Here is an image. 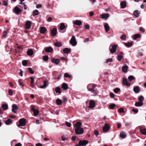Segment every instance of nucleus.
I'll return each mask as SVG.
<instances>
[{
    "instance_id": "6e6552de",
    "label": "nucleus",
    "mask_w": 146,
    "mask_h": 146,
    "mask_svg": "<svg viewBox=\"0 0 146 146\" xmlns=\"http://www.w3.org/2000/svg\"><path fill=\"white\" fill-rule=\"evenodd\" d=\"M146 129L143 127H141L140 128V132L143 134L146 135Z\"/></svg>"
},
{
    "instance_id": "473e14b6",
    "label": "nucleus",
    "mask_w": 146,
    "mask_h": 146,
    "mask_svg": "<svg viewBox=\"0 0 146 146\" xmlns=\"http://www.w3.org/2000/svg\"><path fill=\"white\" fill-rule=\"evenodd\" d=\"M2 107L4 110H6L8 108V106L7 104H3L2 105Z\"/></svg>"
},
{
    "instance_id": "c85d7f7f",
    "label": "nucleus",
    "mask_w": 146,
    "mask_h": 146,
    "mask_svg": "<svg viewBox=\"0 0 146 146\" xmlns=\"http://www.w3.org/2000/svg\"><path fill=\"white\" fill-rule=\"evenodd\" d=\"M54 45L55 46L58 47H61L62 46L61 43L59 42H55Z\"/></svg>"
},
{
    "instance_id": "a878e982",
    "label": "nucleus",
    "mask_w": 146,
    "mask_h": 146,
    "mask_svg": "<svg viewBox=\"0 0 146 146\" xmlns=\"http://www.w3.org/2000/svg\"><path fill=\"white\" fill-rule=\"evenodd\" d=\"M39 12L37 10H34L33 13V15L34 16L37 15H38Z\"/></svg>"
},
{
    "instance_id": "8fccbe9b",
    "label": "nucleus",
    "mask_w": 146,
    "mask_h": 146,
    "mask_svg": "<svg viewBox=\"0 0 146 146\" xmlns=\"http://www.w3.org/2000/svg\"><path fill=\"white\" fill-rule=\"evenodd\" d=\"M27 63V62L26 60H24L22 62V64L23 66H25Z\"/></svg>"
},
{
    "instance_id": "4d7b16f0",
    "label": "nucleus",
    "mask_w": 146,
    "mask_h": 146,
    "mask_svg": "<svg viewBox=\"0 0 146 146\" xmlns=\"http://www.w3.org/2000/svg\"><path fill=\"white\" fill-rule=\"evenodd\" d=\"M9 94L10 96L13 95V92L12 90L10 89L9 90Z\"/></svg>"
},
{
    "instance_id": "13d9d810",
    "label": "nucleus",
    "mask_w": 146,
    "mask_h": 146,
    "mask_svg": "<svg viewBox=\"0 0 146 146\" xmlns=\"http://www.w3.org/2000/svg\"><path fill=\"white\" fill-rule=\"evenodd\" d=\"M139 31L143 33H144L145 32L144 30L142 27H141L140 28Z\"/></svg>"
},
{
    "instance_id": "9d476101",
    "label": "nucleus",
    "mask_w": 146,
    "mask_h": 146,
    "mask_svg": "<svg viewBox=\"0 0 146 146\" xmlns=\"http://www.w3.org/2000/svg\"><path fill=\"white\" fill-rule=\"evenodd\" d=\"M31 21H27L25 24V27L27 29H29L31 27Z\"/></svg>"
},
{
    "instance_id": "a18cd8bd",
    "label": "nucleus",
    "mask_w": 146,
    "mask_h": 146,
    "mask_svg": "<svg viewBox=\"0 0 146 146\" xmlns=\"http://www.w3.org/2000/svg\"><path fill=\"white\" fill-rule=\"evenodd\" d=\"M115 106V105L114 104H112L109 105V107L111 109H113Z\"/></svg>"
},
{
    "instance_id": "ddd939ff",
    "label": "nucleus",
    "mask_w": 146,
    "mask_h": 146,
    "mask_svg": "<svg viewBox=\"0 0 146 146\" xmlns=\"http://www.w3.org/2000/svg\"><path fill=\"white\" fill-rule=\"evenodd\" d=\"M52 62L56 64H58L60 62V60L59 59H55L53 58L51 60Z\"/></svg>"
},
{
    "instance_id": "2f4dec72",
    "label": "nucleus",
    "mask_w": 146,
    "mask_h": 146,
    "mask_svg": "<svg viewBox=\"0 0 146 146\" xmlns=\"http://www.w3.org/2000/svg\"><path fill=\"white\" fill-rule=\"evenodd\" d=\"M141 36V35L139 34H137L133 36V38L135 39L137 38H139Z\"/></svg>"
},
{
    "instance_id": "6e6d98bb",
    "label": "nucleus",
    "mask_w": 146,
    "mask_h": 146,
    "mask_svg": "<svg viewBox=\"0 0 146 146\" xmlns=\"http://www.w3.org/2000/svg\"><path fill=\"white\" fill-rule=\"evenodd\" d=\"M132 44V43H125V45L126 46L129 47Z\"/></svg>"
},
{
    "instance_id": "5fc2aeb1",
    "label": "nucleus",
    "mask_w": 146,
    "mask_h": 146,
    "mask_svg": "<svg viewBox=\"0 0 146 146\" xmlns=\"http://www.w3.org/2000/svg\"><path fill=\"white\" fill-rule=\"evenodd\" d=\"M66 125L68 127H70L71 126V124L70 123H69L67 121L66 122Z\"/></svg>"
},
{
    "instance_id": "e433bc0d",
    "label": "nucleus",
    "mask_w": 146,
    "mask_h": 146,
    "mask_svg": "<svg viewBox=\"0 0 146 146\" xmlns=\"http://www.w3.org/2000/svg\"><path fill=\"white\" fill-rule=\"evenodd\" d=\"M64 76L66 78H71L72 77V76L70 75H69L68 73H65L64 74Z\"/></svg>"
},
{
    "instance_id": "423d86ee",
    "label": "nucleus",
    "mask_w": 146,
    "mask_h": 146,
    "mask_svg": "<svg viewBox=\"0 0 146 146\" xmlns=\"http://www.w3.org/2000/svg\"><path fill=\"white\" fill-rule=\"evenodd\" d=\"M88 142V141L86 140H80L79 142V144L82 146H85Z\"/></svg>"
},
{
    "instance_id": "9b49d317",
    "label": "nucleus",
    "mask_w": 146,
    "mask_h": 146,
    "mask_svg": "<svg viewBox=\"0 0 146 146\" xmlns=\"http://www.w3.org/2000/svg\"><path fill=\"white\" fill-rule=\"evenodd\" d=\"M110 129L109 126L107 124H105L103 127V130L104 132H106L108 131Z\"/></svg>"
},
{
    "instance_id": "680f3d73",
    "label": "nucleus",
    "mask_w": 146,
    "mask_h": 146,
    "mask_svg": "<svg viewBox=\"0 0 146 146\" xmlns=\"http://www.w3.org/2000/svg\"><path fill=\"white\" fill-rule=\"evenodd\" d=\"M52 19L51 17H49L47 21L48 22H50L52 21Z\"/></svg>"
},
{
    "instance_id": "393cba45",
    "label": "nucleus",
    "mask_w": 146,
    "mask_h": 146,
    "mask_svg": "<svg viewBox=\"0 0 146 146\" xmlns=\"http://www.w3.org/2000/svg\"><path fill=\"white\" fill-rule=\"evenodd\" d=\"M133 14L135 17H137L139 16V14H140V12L137 10L135 11H134Z\"/></svg>"
},
{
    "instance_id": "ea45409f",
    "label": "nucleus",
    "mask_w": 146,
    "mask_h": 146,
    "mask_svg": "<svg viewBox=\"0 0 146 146\" xmlns=\"http://www.w3.org/2000/svg\"><path fill=\"white\" fill-rule=\"evenodd\" d=\"M68 139V137H65L63 136L61 137V140L62 141H67Z\"/></svg>"
},
{
    "instance_id": "338daca9",
    "label": "nucleus",
    "mask_w": 146,
    "mask_h": 146,
    "mask_svg": "<svg viewBox=\"0 0 146 146\" xmlns=\"http://www.w3.org/2000/svg\"><path fill=\"white\" fill-rule=\"evenodd\" d=\"M132 111L135 113H138V111L137 110H136L134 109H132Z\"/></svg>"
},
{
    "instance_id": "72a5a7b5",
    "label": "nucleus",
    "mask_w": 146,
    "mask_h": 146,
    "mask_svg": "<svg viewBox=\"0 0 146 146\" xmlns=\"http://www.w3.org/2000/svg\"><path fill=\"white\" fill-rule=\"evenodd\" d=\"M55 91L56 93L60 94L61 93L60 89L59 87L56 88L55 89Z\"/></svg>"
},
{
    "instance_id": "bb28decb",
    "label": "nucleus",
    "mask_w": 146,
    "mask_h": 146,
    "mask_svg": "<svg viewBox=\"0 0 146 146\" xmlns=\"http://www.w3.org/2000/svg\"><path fill=\"white\" fill-rule=\"evenodd\" d=\"M126 136V135L125 133L122 132L120 133V137L122 138H125Z\"/></svg>"
},
{
    "instance_id": "f8f14e48",
    "label": "nucleus",
    "mask_w": 146,
    "mask_h": 146,
    "mask_svg": "<svg viewBox=\"0 0 146 146\" xmlns=\"http://www.w3.org/2000/svg\"><path fill=\"white\" fill-rule=\"evenodd\" d=\"M57 33V29L56 28H53L51 30V34L52 36H55Z\"/></svg>"
},
{
    "instance_id": "3c124183",
    "label": "nucleus",
    "mask_w": 146,
    "mask_h": 146,
    "mask_svg": "<svg viewBox=\"0 0 146 146\" xmlns=\"http://www.w3.org/2000/svg\"><path fill=\"white\" fill-rule=\"evenodd\" d=\"M34 114L35 115H38L39 113V111L38 110H35V111H33Z\"/></svg>"
},
{
    "instance_id": "f03ea898",
    "label": "nucleus",
    "mask_w": 146,
    "mask_h": 146,
    "mask_svg": "<svg viewBox=\"0 0 146 146\" xmlns=\"http://www.w3.org/2000/svg\"><path fill=\"white\" fill-rule=\"evenodd\" d=\"M70 43L73 46H74L76 45L77 42L74 36H72Z\"/></svg>"
},
{
    "instance_id": "09e8293b",
    "label": "nucleus",
    "mask_w": 146,
    "mask_h": 146,
    "mask_svg": "<svg viewBox=\"0 0 146 146\" xmlns=\"http://www.w3.org/2000/svg\"><path fill=\"white\" fill-rule=\"evenodd\" d=\"M118 111L120 113H123L124 112V109L122 108H120L118 109Z\"/></svg>"
},
{
    "instance_id": "412c9836",
    "label": "nucleus",
    "mask_w": 146,
    "mask_h": 146,
    "mask_svg": "<svg viewBox=\"0 0 146 146\" xmlns=\"http://www.w3.org/2000/svg\"><path fill=\"white\" fill-rule=\"evenodd\" d=\"M53 49L51 47H48L45 49V51L47 52H50Z\"/></svg>"
},
{
    "instance_id": "c756f323",
    "label": "nucleus",
    "mask_w": 146,
    "mask_h": 146,
    "mask_svg": "<svg viewBox=\"0 0 146 146\" xmlns=\"http://www.w3.org/2000/svg\"><path fill=\"white\" fill-rule=\"evenodd\" d=\"M70 51V49L68 48H65L63 50V52L65 53H68Z\"/></svg>"
},
{
    "instance_id": "052dcab7",
    "label": "nucleus",
    "mask_w": 146,
    "mask_h": 146,
    "mask_svg": "<svg viewBox=\"0 0 146 146\" xmlns=\"http://www.w3.org/2000/svg\"><path fill=\"white\" fill-rule=\"evenodd\" d=\"M94 134L97 136L99 135V132L95 130L94 131Z\"/></svg>"
},
{
    "instance_id": "69168bd1",
    "label": "nucleus",
    "mask_w": 146,
    "mask_h": 146,
    "mask_svg": "<svg viewBox=\"0 0 146 146\" xmlns=\"http://www.w3.org/2000/svg\"><path fill=\"white\" fill-rule=\"evenodd\" d=\"M63 102L64 103H66L67 102V99L66 98L64 97L63 99Z\"/></svg>"
},
{
    "instance_id": "de8ad7c7",
    "label": "nucleus",
    "mask_w": 146,
    "mask_h": 146,
    "mask_svg": "<svg viewBox=\"0 0 146 146\" xmlns=\"http://www.w3.org/2000/svg\"><path fill=\"white\" fill-rule=\"evenodd\" d=\"M3 5L4 6H7L8 4L7 1V0H4L3 2Z\"/></svg>"
},
{
    "instance_id": "774afa93",
    "label": "nucleus",
    "mask_w": 146,
    "mask_h": 146,
    "mask_svg": "<svg viewBox=\"0 0 146 146\" xmlns=\"http://www.w3.org/2000/svg\"><path fill=\"white\" fill-rule=\"evenodd\" d=\"M110 95L111 97L113 98L114 96V94L112 93L111 92L110 93Z\"/></svg>"
},
{
    "instance_id": "bf43d9fd",
    "label": "nucleus",
    "mask_w": 146,
    "mask_h": 146,
    "mask_svg": "<svg viewBox=\"0 0 146 146\" xmlns=\"http://www.w3.org/2000/svg\"><path fill=\"white\" fill-rule=\"evenodd\" d=\"M7 35V33L6 31H4L3 32V37H5Z\"/></svg>"
},
{
    "instance_id": "e2e57ef3",
    "label": "nucleus",
    "mask_w": 146,
    "mask_h": 146,
    "mask_svg": "<svg viewBox=\"0 0 146 146\" xmlns=\"http://www.w3.org/2000/svg\"><path fill=\"white\" fill-rule=\"evenodd\" d=\"M18 82L19 83V85L21 86H24L23 84L22 83V82H21V80L20 79H19L18 80Z\"/></svg>"
},
{
    "instance_id": "2eb2a0df",
    "label": "nucleus",
    "mask_w": 146,
    "mask_h": 146,
    "mask_svg": "<svg viewBox=\"0 0 146 146\" xmlns=\"http://www.w3.org/2000/svg\"><path fill=\"white\" fill-rule=\"evenodd\" d=\"M123 83L125 85H126L128 86H129L131 84H130L128 82L127 80L124 78H123Z\"/></svg>"
},
{
    "instance_id": "f3484780",
    "label": "nucleus",
    "mask_w": 146,
    "mask_h": 146,
    "mask_svg": "<svg viewBox=\"0 0 146 146\" xmlns=\"http://www.w3.org/2000/svg\"><path fill=\"white\" fill-rule=\"evenodd\" d=\"M120 5L121 6V8L122 9H123L126 6V1H123L121 2L120 3Z\"/></svg>"
},
{
    "instance_id": "7c9ffc66",
    "label": "nucleus",
    "mask_w": 146,
    "mask_h": 146,
    "mask_svg": "<svg viewBox=\"0 0 146 146\" xmlns=\"http://www.w3.org/2000/svg\"><path fill=\"white\" fill-rule=\"evenodd\" d=\"M5 124L8 125L11 124L12 123L11 120L10 119H8L5 121Z\"/></svg>"
},
{
    "instance_id": "0e129e2a",
    "label": "nucleus",
    "mask_w": 146,
    "mask_h": 146,
    "mask_svg": "<svg viewBox=\"0 0 146 146\" xmlns=\"http://www.w3.org/2000/svg\"><path fill=\"white\" fill-rule=\"evenodd\" d=\"M84 27L86 29H89L90 27L88 25H86L84 26Z\"/></svg>"
},
{
    "instance_id": "603ef678",
    "label": "nucleus",
    "mask_w": 146,
    "mask_h": 146,
    "mask_svg": "<svg viewBox=\"0 0 146 146\" xmlns=\"http://www.w3.org/2000/svg\"><path fill=\"white\" fill-rule=\"evenodd\" d=\"M126 36L125 35H123L121 36V38L123 40H125L126 39Z\"/></svg>"
},
{
    "instance_id": "a211bd4d",
    "label": "nucleus",
    "mask_w": 146,
    "mask_h": 146,
    "mask_svg": "<svg viewBox=\"0 0 146 146\" xmlns=\"http://www.w3.org/2000/svg\"><path fill=\"white\" fill-rule=\"evenodd\" d=\"M74 24L80 26L82 24V22L80 20H76L74 22Z\"/></svg>"
},
{
    "instance_id": "f704fd0d",
    "label": "nucleus",
    "mask_w": 146,
    "mask_h": 146,
    "mask_svg": "<svg viewBox=\"0 0 146 146\" xmlns=\"http://www.w3.org/2000/svg\"><path fill=\"white\" fill-rule=\"evenodd\" d=\"M65 28V26L64 24L62 23H61L60 24V29L61 30H63Z\"/></svg>"
},
{
    "instance_id": "cd10ccee",
    "label": "nucleus",
    "mask_w": 146,
    "mask_h": 146,
    "mask_svg": "<svg viewBox=\"0 0 146 146\" xmlns=\"http://www.w3.org/2000/svg\"><path fill=\"white\" fill-rule=\"evenodd\" d=\"M62 87L64 89L66 90L68 89V86L66 83H63L62 84Z\"/></svg>"
},
{
    "instance_id": "a19ab883",
    "label": "nucleus",
    "mask_w": 146,
    "mask_h": 146,
    "mask_svg": "<svg viewBox=\"0 0 146 146\" xmlns=\"http://www.w3.org/2000/svg\"><path fill=\"white\" fill-rule=\"evenodd\" d=\"M134 79L135 78L133 76H130L128 77V79L129 81H131Z\"/></svg>"
},
{
    "instance_id": "58836bf2",
    "label": "nucleus",
    "mask_w": 146,
    "mask_h": 146,
    "mask_svg": "<svg viewBox=\"0 0 146 146\" xmlns=\"http://www.w3.org/2000/svg\"><path fill=\"white\" fill-rule=\"evenodd\" d=\"M138 99L141 102H142L144 100V98L143 96H141L138 97Z\"/></svg>"
},
{
    "instance_id": "37998d69",
    "label": "nucleus",
    "mask_w": 146,
    "mask_h": 146,
    "mask_svg": "<svg viewBox=\"0 0 146 146\" xmlns=\"http://www.w3.org/2000/svg\"><path fill=\"white\" fill-rule=\"evenodd\" d=\"M96 87V86L95 84H93L92 85V88H90L88 89V90L90 91H92L94 90V88Z\"/></svg>"
},
{
    "instance_id": "4468645a",
    "label": "nucleus",
    "mask_w": 146,
    "mask_h": 146,
    "mask_svg": "<svg viewBox=\"0 0 146 146\" xmlns=\"http://www.w3.org/2000/svg\"><path fill=\"white\" fill-rule=\"evenodd\" d=\"M110 15L108 13L104 14L101 15V18L103 19H106L109 17Z\"/></svg>"
},
{
    "instance_id": "dca6fc26",
    "label": "nucleus",
    "mask_w": 146,
    "mask_h": 146,
    "mask_svg": "<svg viewBox=\"0 0 146 146\" xmlns=\"http://www.w3.org/2000/svg\"><path fill=\"white\" fill-rule=\"evenodd\" d=\"M27 54L28 56H32L33 54V51L32 49H29L27 51Z\"/></svg>"
},
{
    "instance_id": "20e7f679",
    "label": "nucleus",
    "mask_w": 146,
    "mask_h": 146,
    "mask_svg": "<svg viewBox=\"0 0 146 146\" xmlns=\"http://www.w3.org/2000/svg\"><path fill=\"white\" fill-rule=\"evenodd\" d=\"M13 11L17 15H18L22 11V10L19 9L18 7L16 6L13 9Z\"/></svg>"
},
{
    "instance_id": "49530a36",
    "label": "nucleus",
    "mask_w": 146,
    "mask_h": 146,
    "mask_svg": "<svg viewBox=\"0 0 146 146\" xmlns=\"http://www.w3.org/2000/svg\"><path fill=\"white\" fill-rule=\"evenodd\" d=\"M48 56L45 55L44 56L43 59L45 61H47L48 60Z\"/></svg>"
},
{
    "instance_id": "aec40b11",
    "label": "nucleus",
    "mask_w": 146,
    "mask_h": 146,
    "mask_svg": "<svg viewBox=\"0 0 146 146\" xmlns=\"http://www.w3.org/2000/svg\"><path fill=\"white\" fill-rule=\"evenodd\" d=\"M128 68V66L127 65H125L123 66L122 68V70L123 72H127Z\"/></svg>"
},
{
    "instance_id": "f257e3e1",
    "label": "nucleus",
    "mask_w": 146,
    "mask_h": 146,
    "mask_svg": "<svg viewBox=\"0 0 146 146\" xmlns=\"http://www.w3.org/2000/svg\"><path fill=\"white\" fill-rule=\"evenodd\" d=\"M82 125V123L79 121L77 122L74 125V126L75 127L74 131L77 135H81L83 133L84 129L82 128L81 127Z\"/></svg>"
},
{
    "instance_id": "7ed1b4c3",
    "label": "nucleus",
    "mask_w": 146,
    "mask_h": 146,
    "mask_svg": "<svg viewBox=\"0 0 146 146\" xmlns=\"http://www.w3.org/2000/svg\"><path fill=\"white\" fill-rule=\"evenodd\" d=\"M19 124L18 125V126L19 127L20 126H24L26 125V120L22 118L20 119L19 121Z\"/></svg>"
},
{
    "instance_id": "4be33fe9",
    "label": "nucleus",
    "mask_w": 146,
    "mask_h": 146,
    "mask_svg": "<svg viewBox=\"0 0 146 146\" xmlns=\"http://www.w3.org/2000/svg\"><path fill=\"white\" fill-rule=\"evenodd\" d=\"M140 88L138 86L134 87L133 88L134 91L136 93L139 92L140 91Z\"/></svg>"
},
{
    "instance_id": "1a4fd4ad",
    "label": "nucleus",
    "mask_w": 146,
    "mask_h": 146,
    "mask_svg": "<svg viewBox=\"0 0 146 146\" xmlns=\"http://www.w3.org/2000/svg\"><path fill=\"white\" fill-rule=\"evenodd\" d=\"M95 105V102L94 101L91 100L90 103L89 107L91 108H94Z\"/></svg>"
},
{
    "instance_id": "39448f33",
    "label": "nucleus",
    "mask_w": 146,
    "mask_h": 146,
    "mask_svg": "<svg viewBox=\"0 0 146 146\" xmlns=\"http://www.w3.org/2000/svg\"><path fill=\"white\" fill-rule=\"evenodd\" d=\"M18 109V107L16 104H14L12 105V109L11 110L13 112L15 113H17V111L16 110H17Z\"/></svg>"
},
{
    "instance_id": "79ce46f5",
    "label": "nucleus",
    "mask_w": 146,
    "mask_h": 146,
    "mask_svg": "<svg viewBox=\"0 0 146 146\" xmlns=\"http://www.w3.org/2000/svg\"><path fill=\"white\" fill-rule=\"evenodd\" d=\"M123 58V56L121 55H119L117 57V59L119 61H120Z\"/></svg>"
},
{
    "instance_id": "c9c22d12",
    "label": "nucleus",
    "mask_w": 146,
    "mask_h": 146,
    "mask_svg": "<svg viewBox=\"0 0 146 146\" xmlns=\"http://www.w3.org/2000/svg\"><path fill=\"white\" fill-rule=\"evenodd\" d=\"M56 102L58 105H60L62 103V101L59 99L58 98L56 100Z\"/></svg>"
},
{
    "instance_id": "b1692460",
    "label": "nucleus",
    "mask_w": 146,
    "mask_h": 146,
    "mask_svg": "<svg viewBox=\"0 0 146 146\" xmlns=\"http://www.w3.org/2000/svg\"><path fill=\"white\" fill-rule=\"evenodd\" d=\"M143 104L142 102H138L136 103L135 106L136 107H139L141 106Z\"/></svg>"
},
{
    "instance_id": "6ab92c4d",
    "label": "nucleus",
    "mask_w": 146,
    "mask_h": 146,
    "mask_svg": "<svg viewBox=\"0 0 146 146\" xmlns=\"http://www.w3.org/2000/svg\"><path fill=\"white\" fill-rule=\"evenodd\" d=\"M47 31L46 29L44 27H41L40 28V32L41 33H44Z\"/></svg>"
},
{
    "instance_id": "5701e85b",
    "label": "nucleus",
    "mask_w": 146,
    "mask_h": 146,
    "mask_svg": "<svg viewBox=\"0 0 146 146\" xmlns=\"http://www.w3.org/2000/svg\"><path fill=\"white\" fill-rule=\"evenodd\" d=\"M104 27L106 32H108L109 30V27L108 24L105 23L104 25Z\"/></svg>"
},
{
    "instance_id": "4c0bfd02",
    "label": "nucleus",
    "mask_w": 146,
    "mask_h": 146,
    "mask_svg": "<svg viewBox=\"0 0 146 146\" xmlns=\"http://www.w3.org/2000/svg\"><path fill=\"white\" fill-rule=\"evenodd\" d=\"M28 71L31 74H33L34 73V71L32 70V69L30 68H27Z\"/></svg>"
},
{
    "instance_id": "c03bdc74",
    "label": "nucleus",
    "mask_w": 146,
    "mask_h": 146,
    "mask_svg": "<svg viewBox=\"0 0 146 146\" xmlns=\"http://www.w3.org/2000/svg\"><path fill=\"white\" fill-rule=\"evenodd\" d=\"M120 89L118 88H116L114 90V92L116 93H117L120 91Z\"/></svg>"
},
{
    "instance_id": "0eeeda50",
    "label": "nucleus",
    "mask_w": 146,
    "mask_h": 146,
    "mask_svg": "<svg viewBox=\"0 0 146 146\" xmlns=\"http://www.w3.org/2000/svg\"><path fill=\"white\" fill-rule=\"evenodd\" d=\"M117 48V46L116 45H114L112 46L111 48L110 49V52L113 54L115 52Z\"/></svg>"
},
{
    "instance_id": "864d4df0",
    "label": "nucleus",
    "mask_w": 146,
    "mask_h": 146,
    "mask_svg": "<svg viewBox=\"0 0 146 146\" xmlns=\"http://www.w3.org/2000/svg\"><path fill=\"white\" fill-rule=\"evenodd\" d=\"M112 59L111 58H108L107 60L106 61V63H107L108 62H112Z\"/></svg>"
}]
</instances>
